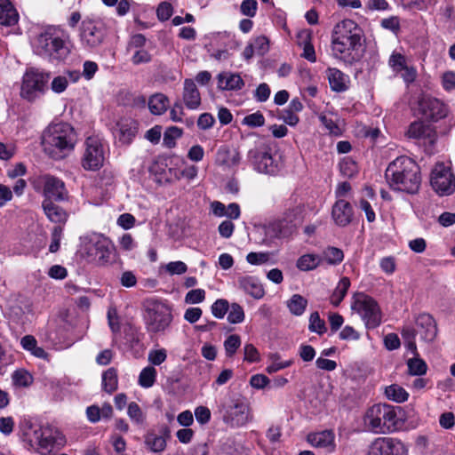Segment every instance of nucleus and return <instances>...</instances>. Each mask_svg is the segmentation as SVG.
<instances>
[{
  "label": "nucleus",
  "instance_id": "nucleus-15",
  "mask_svg": "<svg viewBox=\"0 0 455 455\" xmlns=\"http://www.w3.org/2000/svg\"><path fill=\"white\" fill-rule=\"evenodd\" d=\"M431 186L439 196H450L455 191V176L450 167L437 164L432 171Z\"/></svg>",
  "mask_w": 455,
  "mask_h": 455
},
{
  "label": "nucleus",
  "instance_id": "nucleus-2",
  "mask_svg": "<svg viewBox=\"0 0 455 455\" xmlns=\"http://www.w3.org/2000/svg\"><path fill=\"white\" fill-rule=\"evenodd\" d=\"M333 55L346 62H353L359 58L361 46V28L352 20H343L337 23L331 35Z\"/></svg>",
  "mask_w": 455,
  "mask_h": 455
},
{
  "label": "nucleus",
  "instance_id": "nucleus-24",
  "mask_svg": "<svg viewBox=\"0 0 455 455\" xmlns=\"http://www.w3.org/2000/svg\"><path fill=\"white\" fill-rule=\"evenodd\" d=\"M308 443L316 448L324 449L327 451H332L335 448L334 435L331 431H323L307 435Z\"/></svg>",
  "mask_w": 455,
  "mask_h": 455
},
{
  "label": "nucleus",
  "instance_id": "nucleus-26",
  "mask_svg": "<svg viewBox=\"0 0 455 455\" xmlns=\"http://www.w3.org/2000/svg\"><path fill=\"white\" fill-rule=\"evenodd\" d=\"M218 88L227 91H236L242 89L244 82L239 74L231 72H222L217 76Z\"/></svg>",
  "mask_w": 455,
  "mask_h": 455
},
{
  "label": "nucleus",
  "instance_id": "nucleus-5",
  "mask_svg": "<svg viewBox=\"0 0 455 455\" xmlns=\"http://www.w3.org/2000/svg\"><path fill=\"white\" fill-rule=\"evenodd\" d=\"M68 35L58 28H48L37 38V51L45 57L53 60L65 59L68 52L66 44Z\"/></svg>",
  "mask_w": 455,
  "mask_h": 455
},
{
  "label": "nucleus",
  "instance_id": "nucleus-60",
  "mask_svg": "<svg viewBox=\"0 0 455 455\" xmlns=\"http://www.w3.org/2000/svg\"><path fill=\"white\" fill-rule=\"evenodd\" d=\"M68 85V79L66 76H59L53 78L51 88L56 93L63 92Z\"/></svg>",
  "mask_w": 455,
  "mask_h": 455
},
{
  "label": "nucleus",
  "instance_id": "nucleus-6",
  "mask_svg": "<svg viewBox=\"0 0 455 455\" xmlns=\"http://www.w3.org/2000/svg\"><path fill=\"white\" fill-rule=\"evenodd\" d=\"M23 435L29 446L42 454L50 451L55 443L64 442V436L57 429L32 423L27 424Z\"/></svg>",
  "mask_w": 455,
  "mask_h": 455
},
{
  "label": "nucleus",
  "instance_id": "nucleus-12",
  "mask_svg": "<svg viewBox=\"0 0 455 455\" xmlns=\"http://www.w3.org/2000/svg\"><path fill=\"white\" fill-rule=\"evenodd\" d=\"M35 190L39 191L44 199L63 202L68 200V192L65 183L59 178L50 174L38 176L33 182Z\"/></svg>",
  "mask_w": 455,
  "mask_h": 455
},
{
  "label": "nucleus",
  "instance_id": "nucleus-58",
  "mask_svg": "<svg viewBox=\"0 0 455 455\" xmlns=\"http://www.w3.org/2000/svg\"><path fill=\"white\" fill-rule=\"evenodd\" d=\"M156 15L157 18L162 21L169 20L172 15V4L167 2L161 3L156 9Z\"/></svg>",
  "mask_w": 455,
  "mask_h": 455
},
{
  "label": "nucleus",
  "instance_id": "nucleus-56",
  "mask_svg": "<svg viewBox=\"0 0 455 455\" xmlns=\"http://www.w3.org/2000/svg\"><path fill=\"white\" fill-rule=\"evenodd\" d=\"M165 270L170 275H181L187 272L188 267L183 261H172L165 265Z\"/></svg>",
  "mask_w": 455,
  "mask_h": 455
},
{
  "label": "nucleus",
  "instance_id": "nucleus-55",
  "mask_svg": "<svg viewBox=\"0 0 455 455\" xmlns=\"http://www.w3.org/2000/svg\"><path fill=\"white\" fill-rule=\"evenodd\" d=\"M258 3L256 0H243L240 6L243 15L254 17L257 12Z\"/></svg>",
  "mask_w": 455,
  "mask_h": 455
},
{
  "label": "nucleus",
  "instance_id": "nucleus-52",
  "mask_svg": "<svg viewBox=\"0 0 455 455\" xmlns=\"http://www.w3.org/2000/svg\"><path fill=\"white\" fill-rule=\"evenodd\" d=\"M228 311V302L226 299H217L212 306V313L216 318H223Z\"/></svg>",
  "mask_w": 455,
  "mask_h": 455
},
{
  "label": "nucleus",
  "instance_id": "nucleus-45",
  "mask_svg": "<svg viewBox=\"0 0 455 455\" xmlns=\"http://www.w3.org/2000/svg\"><path fill=\"white\" fill-rule=\"evenodd\" d=\"M308 329L310 331L315 332L319 335H322L326 331L325 322L320 318L318 312H314L310 315Z\"/></svg>",
  "mask_w": 455,
  "mask_h": 455
},
{
  "label": "nucleus",
  "instance_id": "nucleus-49",
  "mask_svg": "<svg viewBox=\"0 0 455 455\" xmlns=\"http://www.w3.org/2000/svg\"><path fill=\"white\" fill-rule=\"evenodd\" d=\"M228 321L231 323H242L244 319V312L243 307L236 304L233 303L230 307H228Z\"/></svg>",
  "mask_w": 455,
  "mask_h": 455
},
{
  "label": "nucleus",
  "instance_id": "nucleus-28",
  "mask_svg": "<svg viewBox=\"0 0 455 455\" xmlns=\"http://www.w3.org/2000/svg\"><path fill=\"white\" fill-rule=\"evenodd\" d=\"M19 15L9 0H0V25L13 26L18 22Z\"/></svg>",
  "mask_w": 455,
  "mask_h": 455
},
{
  "label": "nucleus",
  "instance_id": "nucleus-21",
  "mask_svg": "<svg viewBox=\"0 0 455 455\" xmlns=\"http://www.w3.org/2000/svg\"><path fill=\"white\" fill-rule=\"evenodd\" d=\"M407 135L409 138L422 140L429 144H433L436 140V134L434 129L420 121L411 124L407 131Z\"/></svg>",
  "mask_w": 455,
  "mask_h": 455
},
{
  "label": "nucleus",
  "instance_id": "nucleus-25",
  "mask_svg": "<svg viewBox=\"0 0 455 455\" xmlns=\"http://www.w3.org/2000/svg\"><path fill=\"white\" fill-rule=\"evenodd\" d=\"M238 284L240 289L256 299H259L265 295L262 284L253 276L240 277Z\"/></svg>",
  "mask_w": 455,
  "mask_h": 455
},
{
  "label": "nucleus",
  "instance_id": "nucleus-3",
  "mask_svg": "<svg viewBox=\"0 0 455 455\" xmlns=\"http://www.w3.org/2000/svg\"><path fill=\"white\" fill-rule=\"evenodd\" d=\"M76 144V132L73 127L65 123L48 125L41 137L44 152L54 160L67 157L74 150Z\"/></svg>",
  "mask_w": 455,
  "mask_h": 455
},
{
  "label": "nucleus",
  "instance_id": "nucleus-23",
  "mask_svg": "<svg viewBox=\"0 0 455 455\" xmlns=\"http://www.w3.org/2000/svg\"><path fill=\"white\" fill-rule=\"evenodd\" d=\"M182 98L185 106L188 109H197L201 104V95L195 84L191 79H186L183 84Z\"/></svg>",
  "mask_w": 455,
  "mask_h": 455
},
{
  "label": "nucleus",
  "instance_id": "nucleus-1",
  "mask_svg": "<svg viewBox=\"0 0 455 455\" xmlns=\"http://www.w3.org/2000/svg\"><path fill=\"white\" fill-rule=\"evenodd\" d=\"M385 178L392 189L408 194L418 192L421 184L419 166L408 156L392 161L386 169Z\"/></svg>",
  "mask_w": 455,
  "mask_h": 455
},
{
  "label": "nucleus",
  "instance_id": "nucleus-35",
  "mask_svg": "<svg viewBox=\"0 0 455 455\" xmlns=\"http://www.w3.org/2000/svg\"><path fill=\"white\" fill-rule=\"evenodd\" d=\"M118 387V376L115 368H108L102 373V388L108 394H112Z\"/></svg>",
  "mask_w": 455,
  "mask_h": 455
},
{
  "label": "nucleus",
  "instance_id": "nucleus-36",
  "mask_svg": "<svg viewBox=\"0 0 455 455\" xmlns=\"http://www.w3.org/2000/svg\"><path fill=\"white\" fill-rule=\"evenodd\" d=\"M385 395L388 400L395 403H403L407 401L409 394L406 390L397 384H392L385 388Z\"/></svg>",
  "mask_w": 455,
  "mask_h": 455
},
{
  "label": "nucleus",
  "instance_id": "nucleus-17",
  "mask_svg": "<svg viewBox=\"0 0 455 455\" xmlns=\"http://www.w3.org/2000/svg\"><path fill=\"white\" fill-rule=\"evenodd\" d=\"M248 159L259 172L272 174L276 170L273 157L264 145L250 149Z\"/></svg>",
  "mask_w": 455,
  "mask_h": 455
},
{
  "label": "nucleus",
  "instance_id": "nucleus-22",
  "mask_svg": "<svg viewBox=\"0 0 455 455\" xmlns=\"http://www.w3.org/2000/svg\"><path fill=\"white\" fill-rule=\"evenodd\" d=\"M241 156L239 152L228 146H221L216 153L215 163L224 168H234L239 164Z\"/></svg>",
  "mask_w": 455,
  "mask_h": 455
},
{
  "label": "nucleus",
  "instance_id": "nucleus-41",
  "mask_svg": "<svg viewBox=\"0 0 455 455\" xmlns=\"http://www.w3.org/2000/svg\"><path fill=\"white\" fill-rule=\"evenodd\" d=\"M320 264V259L315 254H305L297 260V267L301 271H310L317 267Z\"/></svg>",
  "mask_w": 455,
  "mask_h": 455
},
{
  "label": "nucleus",
  "instance_id": "nucleus-34",
  "mask_svg": "<svg viewBox=\"0 0 455 455\" xmlns=\"http://www.w3.org/2000/svg\"><path fill=\"white\" fill-rule=\"evenodd\" d=\"M350 287V280L348 277H342L338 283L332 294L330 297V302L334 306L338 307L343 300L347 292Z\"/></svg>",
  "mask_w": 455,
  "mask_h": 455
},
{
  "label": "nucleus",
  "instance_id": "nucleus-7",
  "mask_svg": "<svg viewBox=\"0 0 455 455\" xmlns=\"http://www.w3.org/2000/svg\"><path fill=\"white\" fill-rule=\"evenodd\" d=\"M114 245L106 236L93 234L83 238L82 252L87 259L98 265H106L114 259Z\"/></svg>",
  "mask_w": 455,
  "mask_h": 455
},
{
  "label": "nucleus",
  "instance_id": "nucleus-19",
  "mask_svg": "<svg viewBox=\"0 0 455 455\" xmlns=\"http://www.w3.org/2000/svg\"><path fill=\"white\" fill-rule=\"evenodd\" d=\"M417 333L424 342H432L437 336V325L429 314H420L416 320Z\"/></svg>",
  "mask_w": 455,
  "mask_h": 455
},
{
  "label": "nucleus",
  "instance_id": "nucleus-39",
  "mask_svg": "<svg viewBox=\"0 0 455 455\" xmlns=\"http://www.w3.org/2000/svg\"><path fill=\"white\" fill-rule=\"evenodd\" d=\"M156 370L152 365L143 368L139 375V385L144 388L151 387L156 382Z\"/></svg>",
  "mask_w": 455,
  "mask_h": 455
},
{
  "label": "nucleus",
  "instance_id": "nucleus-51",
  "mask_svg": "<svg viewBox=\"0 0 455 455\" xmlns=\"http://www.w3.org/2000/svg\"><path fill=\"white\" fill-rule=\"evenodd\" d=\"M240 345L241 339L238 335L233 334L228 336L224 342L227 355L229 357L233 356L236 352L237 348L240 347Z\"/></svg>",
  "mask_w": 455,
  "mask_h": 455
},
{
  "label": "nucleus",
  "instance_id": "nucleus-54",
  "mask_svg": "<svg viewBox=\"0 0 455 455\" xmlns=\"http://www.w3.org/2000/svg\"><path fill=\"white\" fill-rule=\"evenodd\" d=\"M264 123L265 118L263 115L259 112L248 115L243 120V124L250 127H259L262 126Z\"/></svg>",
  "mask_w": 455,
  "mask_h": 455
},
{
  "label": "nucleus",
  "instance_id": "nucleus-10",
  "mask_svg": "<svg viewBox=\"0 0 455 455\" xmlns=\"http://www.w3.org/2000/svg\"><path fill=\"white\" fill-rule=\"evenodd\" d=\"M224 422L231 427H242L249 421V405L240 396L226 397L220 405Z\"/></svg>",
  "mask_w": 455,
  "mask_h": 455
},
{
  "label": "nucleus",
  "instance_id": "nucleus-40",
  "mask_svg": "<svg viewBox=\"0 0 455 455\" xmlns=\"http://www.w3.org/2000/svg\"><path fill=\"white\" fill-rule=\"evenodd\" d=\"M12 382L17 387H28L33 383V377L28 371L19 369L12 374Z\"/></svg>",
  "mask_w": 455,
  "mask_h": 455
},
{
  "label": "nucleus",
  "instance_id": "nucleus-4",
  "mask_svg": "<svg viewBox=\"0 0 455 455\" xmlns=\"http://www.w3.org/2000/svg\"><path fill=\"white\" fill-rule=\"evenodd\" d=\"M397 409L387 403H377L370 407L364 416L365 427L375 434L394 433L402 427Z\"/></svg>",
  "mask_w": 455,
  "mask_h": 455
},
{
  "label": "nucleus",
  "instance_id": "nucleus-13",
  "mask_svg": "<svg viewBox=\"0 0 455 455\" xmlns=\"http://www.w3.org/2000/svg\"><path fill=\"white\" fill-rule=\"evenodd\" d=\"M106 160L105 148L102 140L98 137H88L84 141V150L81 164L86 171L100 170Z\"/></svg>",
  "mask_w": 455,
  "mask_h": 455
},
{
  "label": "nucleus",
  "instance_id": "nucleus-44",
  "mask_svg": "<svg viewBox=\"0 0 455 455\" xmlns=\"http://www.w3.org/2000/svg\"><path fill=\"white\" fill-rule=\"evenodd\" d=\"M324 260L330 265H338L344 259L343 251L336 247H328L323 251Z\"/></svg>",
  "mask_w": 455,
  "mask_h": 455
},
{
  "label": "nucleus",
  "instance_id": "nucleus-59",
  "mask_svg": "<svg viewBox=\"0 0 455 455\" xmlns=\"http://www.w3.org/2000/svg\"><path fill=\"white\" fill-rule=\"evenodd\" d=\"M340 172L347 177H352L357 172L356 164L351 159H344L339 164Z\"/></svg>",
  "mask_w": 455,
  "mask_h": 455
},
{
  "label": "nucleus",
  "instance_id": "nucleus-29",
  "mask_svg": "<svg viewBox=\"0 0 455 455\" xmlns=\"http://www.w3.org/2000/svg\"><path fill=\"white\" fill-rule=\"evenodd\" d=\"M136 132L135 123L132 120H123L116 124V136L118 140L124 143L128 144L132 141Z\"/></svg>",
  "mask_w": 455,
  "mask_h": 455
},
{
  "label": "nucleus",
  "instance_id": "nucleus-46",
  "mask_svg": "<svg viewBox=\"0 0 455 455\" xmlns=\"http://www.w3.org/2000/svg\"><path fill=\"white\" fill-rule=\"evenodd\" d=\"M127 414L131 420L137 425H142L145 421V414L141 411L140 407L134 402L129 403Z\"/></svg>",
  "mask_w": 455,
  "mask_h": 455
},
{
  "label": "nucleus",
  "instance_id": "nucleus-31",
  "mask_svg": "<svg viewBox=\"0 0 455 455\" xmlns=\"http://www.w3.org/2000/svg\"><path fill=\"white\" fill-rule=\"evenodd\" d=\"M148 104L151 114L160 116L167 110L169 99L163 93H156L149 98Z\"/></svg>",
  "mask_w": 455,
  "mask_h": 455
},
{
  "label": "nucleus",
  "instance_id": "nucleus-18",
  "mask_svg": "<svg viewBox=\"0 0 455 455\" xmlns=\"http://www.w3.org/2000/svg\"><path fill=\"white\" fill-rule=\"evenodd\" d=\"M419 109L424 118L434 122L444 118L448 113V108L443 102L430 96H423L419 100Z\"/></svg>",
  "mask_w": 455,
  "mask_h": 455
},
{
  "label": "nucleus",
  "instance_id": "nucleus-11",
  "mask_svg": "<svg viewBox=\"0 0 455 455\" xmlns=\"http://www.w3.org/2000/svg\"><path fill=\"white\" fill-rule=\"evenodd\" d=\"M49 79V73L35 68L27 70L22 77L20 97L29 102L35 101L44 92Z\"/></svg>",
  "mask_w": 455,
  "mask_h": 455
},
{
  "label": "nucleus",
  "instance_id": "nucleus-33",
  "mask_svg": "<svg viewBox=\"0 0 455 455\" xmlns=\"http://www.w3.org/2000/svg\"><path fill=\"white\" fill-rule=\"evenodd\" d=\"M413 357L407 360L408 373L411 376H422L427 373V365L426 362L419 355L418 349Z\"/></svg>",
  "mask_w": 455,
  "mask_h": 455
},
{
  "label": "nucleus",
  "instance_id": "nucleus-48",
  "mask_svg": "<svg viewBox=\"0 0 455 455\" xmlns=\"http://www.w3.org/2000/svg\"><path fill=\"white\" fill-rule=\"evenodd\" d=\"M388 65L393 71L399 73L407 66L405 57L399 52H393L388 60Z\"/></svg>",
  "mask_w": 455,
  "mask_h": 455
},
{
  "label": "nucleus",
  "instance_id": "nucleus-16",
  "mask_svg": "<svg viewBox=\"0 0 455 455\" xmlns=\"http://www.w3.org/2000/svg\"><path fill=\"white\" fill-rule=\"evenodd\" d=\"M366 455H408V449L398 439L377 437L369 444Z\"/></svg>",
  "mask_w": 455,
  "mask_h": 455
},
{
  "label": "nucleus",
  "instance_id": "nucleus-9",
  "mask_svg": "<svg viewBox=\"0 0 455 455\" xmlns=\"http://www.w3.org/2000/svg\"><path fill=\"white\" fill-rule=\"evenodd\" d=\"M351 309L360 315L368 329L376 328L381 323L382 314L377 301L364 293L353 296Z\"/></svg>",
  "mask_w": 455,
  "mask_h": 455
},
{
  "label": "nucleus",
  "instance_id": "nucleus-20",
  "mask_svg": "<svg viewBox=\"0 0 455 455\" xmlns=\"http://www.w3.org/2000/svg\"><path fill=\"white\" fill-rule=\"evenodd\" d=\"M353 214L351 204L343 199H339L332 207V219L339 227L347 226L352 221Z\"/></svg>",
  "mask_w": 455,
  "mask_h": 455
},
{
  "label": "nucleus",
  "instance_id": "nucleus-30",
  "mask_svg": "<svg viewBox=\"0 0 455 455\" xmlns=\"http://www.w3.org/2000/svg\"><path fill=\"white\" fill-rule=\"evenodd\" d=\"M291 233V226H289L286 220H275L266 227V235L271 239L284 237Z\"/></svg>",
  "mask_w": 455,
  "mask_h": 455
},
{
  "label": "nucleus",
  "instance_id": "nucleus-38",
  "mask_svg": "<svg viewBox=\"0 0 455 455\" xmlns=\"http://www.w3.org/2000/svg\"><path fill=\"white\" fill-rule=\"evenodd\" d=\"M286 304L292 315H301L306 310L307 300L299 294H294Z\"/></svg>",
  "mask_w": 455,
  "mask_h": 455
},
{
  "label": "nucleus",
  "instance_id": "nucleus-63",
  "mask_svg": "<svg viewBox=\"0 0 455 455\" xmlns=\"http://www.w3.org/2000/svg\"><path fill=\"white\" fill-rule=\"evenodd\" d=\"M244 360L250 363L258 362L259 354L252 344H246L243 347Z\"/></svg>",
  "mask_w": 455,
  "mask_h": 455
},
{
  "label": "nucleus",
  "instance_id": "nucleus-8",
  "mask_svg": "<svg viewBox=\"0 0 455 455\" xmlns=\"http://www.w3.org/2000/svg\"><path fill=\"white\" fill-rule=\"evenodd\" d=\"M172 322L170 307L160 301L148 303L144 314L145 329L150 335L164 334Z\"/></svg>",
  "mask_w": 455,
  "mask_h": 455
},
{
  "label": "nucleus",
  "instance_id": "nucleus-37",
  "mask_svg": "<svg viewBox=\"0 0 455 455\" xmlns=\"http://www.w3.org/2000/svg\"><path fill=\"white\" fill-rule=\"evenodd\" d=\"M145 444L152 452L159 453L165 450L166 440L164 436L156 434H148L145 437Z\"/></svg>",
  "mask_w": 455,
  "mask_h": 455
},
{
  "label": "nucleus",
  "instance_id": "nucleus-62",
  "mask_svg": "<svg viewBox=\"0 0 455 455\" xmlns=\"http://www.w3.org/2000/svg\"><path fill=\"white\" fill-rule=\"evenodd\" d=\"M339 338L343 340H358L360 334L352 326L346 325L339 332Z\"/></svg>",
  "mask_w": 455,
  "mask_h": 455
},
{
  "label": "nucleus",
  "instance_id": "nucleus-27",
  "mask_svg": "<svg viewBox=\"0 0 455 455\" xmlns=\"http://www.w3.org/2000/svg\"><path fill=\"white\" fill-rule=\"evenodd\" d=\"M42 207L48 220L54 223H66L68 218V212L60 206L55 204L50 199H44Z\"/></svg>",
  "mask_w": 455,
  "mask_h": 455
},
{
  "label": "nucleus",
  "instance_id": "nucleus-50",
  "mask_svg": "<svg viewBox=\"0 0 455 455\" xmlns=\"http://www.w3.org/2000/svg\"><path fill=\"white\" fill-rule=\"evenodd\" d=\"M270 359L272 360V363L266 369V371L269 374L275 373V372L278 371L279 370L287 368L292 364L291 360L284 361V362L280 361L279 360L280 356L276 354L271 355Z\"/></svg>",
  "mask_w": 455,
  "mask_h": 455
},
{
  "label": "nucleus",
  "instance_id": "nucleus-64",
  "mask_svg": "<svg viewBox=\"0 0 455 455\" xmlns=\"http://www.w3.org/2000/svg\"><path fill=\"white\" fill-rule=\"evenodd\" d=\"M379 266L386 274L391 275L395 271V259L391 256L385 257L380 259Z\"/></svg>",
  "mask_w": 455,
  "mask_h": 455
},
{
  "label": "nucleus",
  "instance_id": "nucleus-42",
  "mask_svg": "<svg viewBox=\"0 0 455 455\" xmlns=\"http://www.w3.org/2000/svg\"><path fill=\"white\" fill-rule=\"evenodd\" d=\"M417 334V329L415 330L413 327L410 325H404L401 331V335L403 339L404 340L405 346L408 350H410L412 354H416V342L415 337Z\"/></svg>",
  "mask_w": 455,
  "mask_h": 455
},
{
  "label": "nucleus",
  "instance_id": "nucleus-14",
  "mask_svg": "<svg viewBox=\"0 0 455 455\" xmlns=\"http://www.w3.org/2000/svg\"><path fill=\"white\" fill-rule=\"evenodd\" d=\"M80 36L84 46L98 47L106 36V25L100 19L86 18L82 22Z\"/></svg>",
  "mask_w": 455,
  "mask_h": 455
},
{
  "label": "nucleus",
  "instance_id": "nucleus-61",
  "mask_svg": "<svg viewBox=\"0 0 455 455\" xmlns=\"http://www.w3.org/2000/svg\"><path fill=\"white\" fill-rule=\"evenodd\" d=\"M136 220L130 213H123L117 219V225L124 229H130L134 227Z\"/></svg>",
  "mask_w": 455,
  "mask_h": 455
},
{
  "label": "nucleus",
  "instance_id": "nucleus-47",
  "mask_svg": "<svg viewBox=\"0 0 455 455\" xmlns=\"http://www.w3.org/2000/svg\"><path fill=\"white\" fill-rule=\"evenodd\" d=\"M167 359L165 348L151 349L148 354V361L153 365H160Z\"/></svg>",
  "mask_w": 455,
  "mask_h": 455
},
{
  "label": "nucleus",
  "instance_id": "nucleus-53",
  "mask_svg": "<svg viewBox=\"0 0 455 455\" xmlns=\"http://www.w3.org/2000/svg\"><path fill=\"white\" fill-rule=\"evenodd\" d=\"M246 260L251 265H262L269 260L267 252H250L246 256Z\"/></svg>",
  "mask_w": 455,
  "mask_h": 455
},
{
  "label": "nucleus",
  "instance_id": "nucleus-32",
  "mask_svg": "<svg viewBox=\"0 0 455 455\" xmlns=\"http://www.w3.org/2000/svg\"><path fill=\"white\" fill-rule=\"evenodd\" d=\"M327 76L332 91L343 92L347 89V76L337 68H328Z\"/></svg>",
  "mask_w": 455,
  "mask_h": 455
},
{
  "label": "nucleus",
  "instance_id": "nucleus-43",
  "mask_svg": "<svg viewBox=\"0 0 455 455\" xmlns=\"http://www.w3.org/2000/svg\"><path fill=\"white\" fill-rule=\"evenodd\" d=\"M183 134L182 129L177 126H171L166 129L164 133V144L169 148H172L176 144V140L180 138Z\"/></svg>",
  "mask_w": 455,
  "mask_h": 455
},
{
  "label": "nucleus",
  "instance_id": "nucleus-57",
  "mask_svg": "<svg viewBox=\"0 0 455 455\" xmlns=\"http://www.w3.org/2000/svg\"><path fill=\"white\" fill-rule=\"evenodd\" d=\"M205 298V291L203 289H195L189 291L186 297L185 301L190 304H197L202 302Z\"/></svg>",
  "mask_w": 455,
  "mask_h": 455
}]
</instances>
